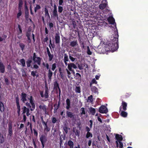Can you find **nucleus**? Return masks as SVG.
<instances>
[{"label": "nucleus", "mask_w": 148, "mask_h": 148, "mask_svg": "<svg viewBox=\"0 0 148 148\" xmlns=\"http://www.w3.org/2000/svg\"><path fill=\"white\" fill-rule=\"evenodd\" d=\"M93 96L92 95H90L88 97L87 99V102L88 103H92L93 101Z\"/></svg>", "instance_id": "f3484780"}, {"label": "nucleus", "mask_w": 148, "mask_h": 148, "mask_svg": "<svg viewBox=\"0 0 148 148\" xmlns=\"http://www.w3.org/2000/svg\"><path fill=\"white\" fill-rule=\"evenodd\" d=\"M75 91L76 92L80 93L81 92L80 89L79 87L77 86L76 87Z\"/></svg>", "instance_id": "473e14b6"}, {"label": "nucleus", "mask_w": 148, "mask_h": 148, "mask_svg": "<svg viewBox=\"0 0 148 148\" xmlns=\"http://www.w3.org/2000/svg\"><path fill=\"white\" fill-rule=\"evenodd\" d=\"M9 134L11 136L12 134V125L11 124L9 125Z\"/></svg>", "instance_id": "5701e85b"}, {"label": "nucleus", "mask_w": 148, "mask_h": 148, "mask_svg": "<svg viewBox=\"0 0 148 148\" xmlns=\"http://www.w3.org/2000/svg\"><path fill=\"white\" fill-rule=\"evenodd\" d=\"M23 113L22 114H25L26 113L27 116H28L30 114L29 113V108H27L26 107L24 106L22 108Z\"/></svg>", "instance_id": "423d86ee"}, {"label": "nucleus", "mask_w": 148, "mask_h": 148, "mask_svg": "<svg viewBox=\"0 0 148 148\" xmlns=\"http://www.w3.org/2000/svg\"><path fill=\"white\" fill-rule=\"evenodd\" d=\"M31 35V34L30 32H27V33L26 36L27 37L28 39L29 40H30Z\"/></svg>", "instance_id": "c03bdc74"}, {"label": "nucleus", "mask_w": 148, "mask_h": 148, "mask_svg": "<svg viewBox=\"0 0 148 148\" xmlns=\"http://www.w3.org/2000/svg\"><path fill=\"white\" fill-rule=\"evenodd\" d=\"M40 6L39 5H36V6L34 8V11L35 12H36L38 10H39V9H40Z\"/></svg>", "instance_id": "e433bc0d"}, {"label": "nucleus", "mask_w": 148, "mask_h": 148, "mask_svg": "<svg viewBox=\"0 0 148 148\" xmlns=\"http://www.w3.org/2000/svg\"><path fill=\"white\" fill-rule=\"evenodd\" d=\"M96 116H97V119L98 121L101 122V118L100 117V116H99L98 114H97L96 115Z\"/></svg>", "instance_id": "09e8293b"}, {"label": "nucleus", "mask_w": 148, "mask_h": 148, "mask_svg": "<svg viewBox=\"0 0 148 148\" xmlns=\"http://www.w3.org/2000/svg\"><path fill=\"white\" fill-rule=\"evenodd\" d=\"M68 117L70 118H72L73 117V113L71 112L67 111L66 112Z\"/></svg>", "instance_id": "aec40b11"}, {"label": "nucleus", "mask_w": 148, "mask_h": 148, "mask_svg": "<svg viewBox=\"0 0 148 148\" xmlns=\"http://www.w3.org/2000/svg\"><path fill=\"white\" fill-rule=\"evenodd\" d=\"M86 52L89 55H91L92 54V53L91 51H90L89 47L88 46L87 47V51Z\"/></svg>", "instance_id": "c9c22d12"}, {"label": "nucleus", "mask_w": 148, "mask_h": 148, "mask_svg": "<svg viewBox=\"0 0 148 148\" xmlns=\"http://www.w3.org/2000/svg\"><path fill=\"white\" fill-rule=\"evenodd\" d=\"M53 15V16L58 18V14L57 11V8L56 5L54 4L53 5V9L52 12Z\"/></svg>", "instance_id": "39448f33"}, {"label": "nucleus", "mask_w": 148, "mask_h": 148, "mask_svg": "<svg viewBox=\"0 0 148 148\" xmlns=\"http://www.w3.org/2000/svg\"><path fill=\"white\" fill-rule=\"evenodd\" d=\"M55 40L56 43L58 44L60 42V36L59 32H58L56 34Z\"/></svg>", "instance_id": "6e6552de"}, {"label": "nucleus", "mask_w": 148, "mask_h": 148, "mask_svg": "<svg viewBox=\"0 0 148 148\" xmlns=\"http://www.w3.org/2000/svg\"><path fill=\"white\" fill-rule=\"evenodd\" d=\"M32 62V61L30 60H28L26 62V64L27 66L28 67H29L30 66L31 63Z\"/></svg>", "instance_id": "58836bf2"}, {"label": "nucleus", "mask_w": 148, "mask_h": 148, "mask_svg": "<svg viewBox=\"0 0 148 148\" xmlns=\"http://www.w3.org/2000/svg\"><path fill=\"white\" fill-rule=\"evenodd\" d=\"M49 26L50 28H52L53 27V24L52 23H49Z\"/></svg>", "instance_id": "774afa93"}, {"label": "nucleus", "mask_w": 148, "mask_h": 148, "mask_svg": "<svg viewBox=\"0 0 148 148\" xmlns=\"http://www.w3.org/2000/svg\"><path fill=\"white\" fill-rule=\"evenodd\" d=\"M115 138L118 142H121L123 140V137L121 135L119 134H116Z\"/></svg>", "instance_id": "ddd939ff"}, {"label": "nucleus", "mask_w": 148, "mask_h": 148, "mask_svg": "<svg viewBox=\"0 0 148 148\" xmlns=\"http://www.w3.org/2000/svg\"><path fill=\"white\" fill-rule=\"evenodd\" d=\"M119 148H123V143L121 142H119Z\"/></svg>", "instance_id": "5fc2aeb1"}, {"label": "nucleus", "mask_w": 148, "mask_h": 148, "mask_svg": "<svg viewBox=\"0 0 148 148\" xmlns=\"http://www.w3.org/2000/svg\"><path fill=\"white\" fill-rule=\"evenodd\" d=\"M40 140L41 143H45L47 141V138L45 136L42 135L40 138Z\"/></svg>", "instance_id": "2eb2a0df"}, {"label": "nucleus", "mask_w": 148, "mask_h": 148, "mask_svg": "<svg viewBox=\"0 0 148 148\" xmlns=\"http://www.w3.org/2000/svg\"><path fill=\"white\" fill-rule=\"evenodd\" d=\"M70 45L72 47H75L78 45L77 41V40L75 41H72L70 42Z\"/></svg>", "instance_id": "dca6fc26"}, {"label": "nucleus", "mask_w": 148, "mask_h": 148, "mask_svg": "<svg viewBox=\"0 0 148 148\" xmlns=\"http://www.w3.org/2000/svg\"><path fill=\"white\" fill-rule=\"evenodd\" d=\"M19 46L21 48V49L23 51L25 46V45L23 43H20L19 44Z\"/></svg>", "instance_id": "37998d69"}, {"label": "nucleus", "mask_w": 148, "mask_h": 148, "mask_svg": "<svg viewBox=\"0 0 148 148\" xmlns=\"http://www.w3.org/2000/svg\"><path fill=\"white\" fill-rule=\"evenodd\" d=\"M121 115L123 117H126L127 116V112L124 111V110L122 111H121Z\"/></svg>", "instance_id": "412c9836"}, {"label": "nucleus", "mask_w": 148, "mask_h": 148, "mask_svg": "<svg viewBox=\"0 0 148 148\" xmlns=\"http://www.w3.org/2000/svg\"><path fill=\"white\" fill-rule=\"evenodd\" d=\"M44 127L45 131L47 132H48L50 130V128L48 127L47 125L44 126Z\"/></svg>", "instance_id": "4c0bfd02"}, {"label": "nucleus", "mask_w": 148, "mask_h": 148, "mask_svg": "<svg viewBox=\"0 0 148 148\" xmlns=\"http://www.w3.org/2000/svg\"><path fill=\"white\" fill-rule=\"evenodd\" d=\"M106 138H107V140H108V141L109 142H110V139L109 138V136H108L106 134Z\"/></svg>", "instance_id": "338daca9"}, {"label": "nucleus", "mask_w": 148, "mask_h": 148, "mask_svg": "<svg viewBox=\"0 0 148 148\" xmlns=\"http://www.w3.org/2000/svg\"><path fill=\"white\" fill-rule=\"evenodd\" d=\"M23 5V1L22 0H19V8H20Z\"/></svg>", "instance_id": "a18cd8bd"}, {"label": "nucleus", "mask_w": 148, "mask_h": 148, "mask_svg": "<svg viewBox=\"0 0 148 148\" xmlns=\"http://www.w3.org/2000/svg\"><path fill=\"white\" fill-rule=\"evenodd\" d=\"M69 57L71 61L72 62H74L76 60V59L73 58L70 54H69Z\"/></svg>", "instance_id": "bb28decb"}, {"label": "nucleus", "mask_w": 148, "mask_h": 148, "mask_svg": "<svg viewBox=\"0 0 148 148\" xmlns=\"http://www.w3.org/2000/svg\"><path fill=\"white\" fill-rule=\"evenodd\" d=\"M37 57H36V55L35 53H34V55L33 57V60H35L36 58H37Z\"/></svg>", "instance_id": "0e129e2a"}, {"label": "nucleus", "mask_w": 148, "mask_h": 148, "mask_svg": "<svg viewBox=\"0 0 148 148\" xmlns=\"http://www.w3.org/2000/svg\"><path fill=\"white\" fill-rule=\"evenodd\" d=\"M66 108L67 110H69L70 108V100L69 99H67L66 100Z\"/></svg>", "instance_id": "6ab92c4d"}, {"label": "nucleus", "mask_w": 148, "mask_h": 148, "mask_svg": "<svg viewBox=\"0 0 148 148\" xmlns=\"http://www.w3.org/2000/svg\"><path fill=\"white\" fill-rule=\"evenodd\" d=\"M63 10V8L62 7L59 6L58 7V12L60 13H61Z\"/></svg>", "instance_id": "79ce46f5"}, {"label": "nucleus", "mask_w": 148, "mask_h": 148, "mask_svg": "<svg viewBox=\"0 0 148 148\" xmlns=\"http://www.w3.org/2000/svg\"><path fill=\"white\" fill-rule=\"evenodd\" d=\"M39 108H40L42 110L45 112L46 113V107L45 106V105H40L39 106Z\"/></svg>", "instance_id": "b1692460"}, {"label": "nucleus", "mask_w": 148, "mask_h": 148, "mask_svg": "<svg viewBox=\"0 0 148 148\" xmlns=\"http://www.w3.org/2000/svg\"><path fill=\"white\" fill-rule=\"evenodd\" d=\"M107 19L109 23L114 25L116 29V30L114 32V34L111 36L110 41L104 39V41H102V54H107L108 52H114L118 49L119 35L116 24L113 16H109Z\"/></svg>", "instance_id": "f257e3e1"}, {"label": "nucleus", "mask_w": 148, "mask_h": 148, "mask_svg": "<svg viewBox=\"0 0 148 148\" xmlns=\"http://www.w3.org/2000/svg\"><path fill=\"white\" fill-rule=\"evenodd\" d=\"M79 131L77 130H76V132L75 133V134L76 136H79Z\"/></svg>", "instance_id": "6e6d98bb"}, {"label": "nucleus", "mask_w": 148, "mask_h": 148, "mask_svg": "<svg viewBox=\"0 0 148 148\" xmlns=\"http://www.w3.org/2000/svg\"><path fill=\"white\" fill-rule=\"evenodd\" d=\"M52 72L51 71L50 69H49V72L48 74V77L49 79H51V76L52 75Z\"/></svg>", "instance_id": "7c9ffc66"}, {"label": "nucleus", "mask_w": 148, "mask_h": 148, "mask_svg": "<svg viewBox=\"0 0 148 148\" xmlns=\"http://www.w3.org/2000/svg\"><path fill=\"white\" fill-rule=\"evenodd\" d=\"M76 75L78 77V78H80L81 77V75L78 73H76Z\"/></svg>", "instance_id": "680f3d73"}, {"label": "nucleus", "mask_w": 148, "mask_h": 148, "mask_svg": "<svg viewBox=\"0 0 148 148\" xmlns=\"http://www.w3.org/2000/svg\"><path fill=\"white\" fill-rule=\"evenodd\" d=\"M97 83V82L96 81L95 78L93 79L91 82L90 84V86L91 87H92V85L93 84H96Z\"/></svg>", "instance_id": "a878e982"}, {"label": "nucleus", "mask_w": 148, "mask_h": 148, "mask_svg": "<svg viewBox=\"0 0 148 148\" xmlns=\"http://www.w3.org/2000/svg\"><path fill=\"white\" fill-rule=\"evenodd\" d=\"M19 62L21 63L23 67H24L25 66V61L24 59H22L20 60Z\"/></svg>", "instance_id": "cd10ccee"}, {"label": "nucleus", "mask_w": 148, "mask_h": 148, "mask_svg": "<svg viewBox=\"0 0 148 148\" xmlns=\"http://www.w3.org/2000/svg\"><path fill=\"white\" fill-rule=\"evenodd\" d=\"M5 70V66L2 62H0V72L3 73Z\"/></svg>", "instance_id": "9b49d317"}, {"label": "nucleus", "mask_w": 148, "mask_h": 148, "mask_svg": "<svg viewBox=\"0 0 148 148\" xmlns=\"http://www.w3.org/2000/svg\"><path fill=\"white\" fill-rule=\"evenodd\" d=\"M56 67V64L55 63L53 64L52 65L51 69L53 71H54Z\"/></svg>", "instance_id": "8fccbe9b"}, {"label": "nucleus", "mask_w": 148, "mask_h": 148, "mask_svg": "<svg viewBox=\"0 0 148 148\" xmlns=\"http://www.w3.org/2000/svg\"><path fill=\"white\" fill-rule=\"evenodd\" d=\"M45 15L46 16H47L48 17H50V16L48 12V9L46 8H45Z\"/></svg>", "instance_id": "c756f323"}, {"label": "nucleus", "mask_w": 148, "mask_h": 148, "mask_svg": "<svg viewBox=\"0 0 148 148\" xmlns=\"http://www.w3.org/2000/svg\"><path fill=\"white\" fill-rule=\"evenodd\" d=\"M108 2L107 0H102V18L103 16L106 17L105 14H107L110 11L108 5ZM107 16V15H106Z\"/></svg>", "instance_id": "7ed1b4c3"}, {"label": "nucleus", "mask_w": 148, "mask_h": 148, "mask_svg": "<svg viewBox=\"0 0 148 148\" xmlns=\"http://www.w3.org/2000/svg\"><path fill=\"white\" fill-rule=\"evenodd\" d=\"M54 88L56 90L57 89V88H58L59 91V94H60V90L58 84L56 82L54 84Z\"/></svg>", "instance_id": "393cba45"}, {"label": "nucleus", "mask_w": 148, "mask_h": 148, "mask_svg": "<svg viewBox=\"0 0 148 148\" xmlns=\"http://www.w3.org/2000/svg\"><path fill=\"white\" fill-rule=\"evenodd\" d=\"M77 68L76 65L73 63H71L68 64L67 68L66 69V70L67 74L68 77L69 78H72L70 71H72V70L73 69V68L76 69Z\"/></svg>", "instance_id": "20e7f679"}, {"label": "nucleus", "mask_w": 148, "mask_h": 148, "mask_svg": "<svg viewBox=\"0 0 148 148\" xmlns=\"http://www.w3.org/2000/svg\"><path fill=\"white\" fill-rule=\"evenodd\" d=\"M21 100L23 102L25 103V101L27 100V98L29 101V102L31 103L32 108L30 109L31 111H32L34 110L35 108V106L33 101V99L32 96H29V97H27V95L25 93H22L21 94Z\"/></svg>", "instance_id": "f03ea898"}, {"label": "nucleus", "mask_w": 148, "mask_h": 148, "mask_svg": "<svg viewBox=\"0 0 148 148\" xmlns=\"http://www.w3.org/2000/svg\"><path fill=\"white\" fill-rule=\"evenodd\" d=\"M107 106V104H106V106L102 105V114H106L108 112V109L106 106Z\"/></svg>", "instance_id": "f8f14e48"}, {"label": "nucleus", "mask_w": 148, "mask_h": 148, "mask_svg": "<svg viewBox=\"0 0 148 148\" xmlns=\"http://www.w3.org/2000/svg\"><path fill=\"white\" fill-rule=\"evenodd\" d=\"M22 14V13L21 11L20 10H19V12L17 14V17L18 18H19V17Z\"/></svg>", "instance_id": "603ef678"}, {"label": "nucleus", "mask_w": 148, "mask_h": 148, "mask_svg": "<svg viewBox=\"0 0 148 148\" xmlns=\"http://www.w3.org/2000/svg\"><path fill=\"white\" fill-rule=\"evenodd\" d=\"M56 118L55 117H53L52 118V123H56Z\"/></svg>", "instance_id": "13d9d810"}, {"label": "nucleus", "mask_w": 148, "mask_h": 148, "mask_svg": "<svg viewBox=\"0 0 148 148\" xmlns=\"http://www.w3.org/2000/svg\"><path fill=\"white\" fill-rule=\"evenodd\" d=\"M23 121L24 122H25L26 120V117L25 114H23Z\"/></svg>", "instance_id": "4d7b16f0"}, {"label": "nucleus", "mask_w": 148, "mask_h": 148, "mask_svg": "<svg viewBox=\"0 0 148 148\" xmlns=\"http://www.w3.org/2000/svg\"><path fill=\"white\" fill-rule=\"evenodd\" d=\"M16 103L17 104V108L18 109V114H19V112L20 111V107L19 103L18 102V97H17L16 98Z\"/></svg>", "instance_id": "4468645a"}, {"label": "nucleus", "mask_w": 148, "mask_h": 148, "mask_svg": "<svg viewBox=\"0 0 148 148\" xmlns=\"http://www.w3.org/2000/svg\"><path fill=\"white\" fill-rule=\"evenodd\" d=\"M89 110L90 113L92 115H94L95 113V109L92 108H89Z\"/></svg>", "instance_id": "4be33fe9"}, {"label": "nucleus", "mask_w": 148, "mask_h": 148, "mask_svg": "<svg viewBox=\"0 0 148 148\" xmlns=\"http://www.w3.org/2000/svg\"><path fill=\"white\" fill-rule=\"evenodd\" d=\"M4 142V139L3 136L0 137V143H3Z\"/></svg>", "instance_id": "de8ad7c7"}, {"label": "nucleus", "mask_w": 148, "mask_h": 148, "mask_svg": "<svg viewBox=\"0 0 148 148\" xmlns=\"http://www.w3.org/2000/svg\"><path fill=\"white\" fill-rule=\"evenodd\" d=\"M0 110L1 112H3L4 110L3 104L2 102H0Z\"/></svg>", "instance_id": "2f4dec72"}, {"label": "nucleus", "mask_w": 148, "mask_h": 148, "mask_svg": "<svg viewBox=\"0 0 148 148\" xmlns=\"http://www.w3.org/2000/svg\"><path fill=\"white\" fill-rule=\"evenodd\" d=\"M108 25V24L107 23H106L105 22H104V21L102 22V26H105Z\"/></svg>", "instance_id": "052dcab7"}, {"label": "nucleus", "mask_w": 148, "mask_h": 148, "mask_svg": "<svg viewBox=\"0 0 148 148\" xmlns=\"http://www.w3.org/2000/svg\"><path fill=\"white\" fill-rule=\"evenodd\" d=\"M48 89L47 87H46L45 88V92L44 95H43V92H40V95L42 97H45V98H47L48 97Z\"/></svg>", "instance_id": "0eeeda50"}, {"label": "nucleus", "mask_w": 148, "mask_h": 148, "mask_svg": "<svg viewBox=\"0 0 148 148\" xmlns=\"http://www.w3.org/2000/svg\"><path fill=\"white\" fill-rule=\"evenodd\" d=\"M81 114H85L86 112L85 110V109L84 108H82L81 109Z\"/></svg>", "instance_id": "ea45409f"}, {"label": "nucleus", "mask_w": 148, "mask_h": 148, "mask_svg": "<svg viewBox=\"0 0 148 148\" xmlns=\"http://www.w3.org/2000/svg\"><path fill=\"white\" fill-rule=\"evenodd\" d=\"M41 58L39 57H37L35 60H34V63H37L38 65H40V64Z\"/></svg>", "instance_id": "a211bd4d"}, {"label": "nucleus", "mask_w": 148, "mask_h": 148, "mask_svg": "<svg viewBox=\"0 0 148 148\" xmlns=\"http://www.w3.org/2000/svg\"><path fill=\"white\" fill-rule=\"evenodd\" d=\"M127 103L124 101H122V105L120 107V110H121V106H122L123 109L124 111L126 110H127Z\"/></svg>", "instance_id": "1a4fd4ad"}, {"label": "nucleus", "mask_w": 148, "mask_h": 148, "mask_svg": "<svg viewBox=\"0 0 148 148\" xmlns=\"http://www.w3.org/2000/svg\"><path fill=\"white\" fill-rule=\"evenodd\" d=\"M91 143H92V140H89L88 141V145L89 146H90L91 145Z\"/></svg>", "instance_id": "69168bd1"}, {"label": "nucleus", "mask_w": 148, "mask_h": 148, "mask_svg": "<svg viewBox=\"0 0 148 148\" xmlns=\"http://www.w3.org/2000/svg\"><path fill=\"white\" fill-rule=\"evenodd\" d=\"M68 145L70 148H73V143L71 140H69L68 142Z\"/></svg>", "instance_id": "c85d7f7f"}, {"label": "nucleus", "mask_w": 148, "mask_h": 148, "mask_svg": "<svg viewBox=\"0 0 148 148\" xmlns=\"http://www.w3.org/2000/svg\"><path fill=\"white\" fill-rule=\"evenodd\" d=\"M49 61H51L53 59V55H49Z\"/></svg>", "instance_id": "864d4df0"}, {"label": "nucleus", "mask_w": 148, "mask_h": 148, "mask_svg": "<svg viewBox=\"0 0 148 148\" xmlns=\"http://www.w3.org/2000/svg\"><path fill=\"white\" fill-rule=\"evenodd\" d=\"M63 2V0H59V4L60 5H62V3Z\"/></svg>", "instance_id": "bf43d9fd"}, {"label": "nucleus", "mask_w": 148, "mask_h": 148, "mask_svg": "<svg viewBox=\"0 0 148 148\" xmlns=\"http://www.w3.org/2000/svg\"><path fill=\"white\" fill-rule=\"evenodd\" d=\"M22 72V75L23 77H25L26 76V75L25 72V71L23 69H22L21 70Z\"/></svg>", "instance_id": "49530a36"}, {"label": "nucleus", "mask_w": 148, "mask_h": 148, "mask_svg": "<svg viewBox=\"0 0 148 148\" xmlns=\"http://www.w3.org/2000/svg\"><path fill=\"white\" fill-rule=\"evenodd\" d=\"M91 88L92 91L93 92H94L96 93L97 92V88L95 87L94 86L92 87Z\"/></svg>", "instance_id": "f704fd0d"}, {"label": "nucleus", "mask_w": 148, "mask_h": 148, "mask_svg": "<svg viewBox=\"0 0 148 148\" xmlns=\"http://www.w3.org/2000/svg\"><path fill=\"white\" fill-rule=\"evenodd\" d=\"M92 134H91L90 132H87L86 135V137L87 138H89V137H92Z\"/></svg>", "instance_id": "a19ab883"}, {"label": "nucleus", "mask_w": 148, "mask_h": 148, "mask_svg": "<svg viewBox=\"0 0 148 148\" xmlns=\"http://www.w3.org/2000/svg\"><path fill=\"white\" fill-rule=\"evenodd\" d=\"M37 73V71H33L31 72V75L33 77H35L36 75V73Z\"/></svg>", "instance_id": "3c124183"}, {"label": "nucleus", "mask_w": 148, "mask_h": 148, "mask_svg": "<svg viewBox=\"0 0 148 148\" xmlns=\"http://www.w3.org/2000/svg\"><path fill=\"white\" fill-rule=\"evenodd\" d=\"M18 28L19 29L17 31L18 37V38L20 39L22 38V30L21 29V27L19 25H18Z\"/></svg>", "instance_id": "9d476101"}, {"label": "nucleus", "mask_w": 148, "mask_h": 148, "mask_svg": "<svg viewBox=\"0 0 148 148\" xmlns=\"http://www.w3.org/2000/svg\"><path fill=\"white\" fill-rule=\"evenodd\" d=\"M64 130L66 134L68 133V128L67 127H65L64 128Z\"/></svg>", "instance_id": "e2e57ef3"}, {"label": "nucleus", "mask_w": 148, "mask_h": 148, "mask_svg": "<svg viewBox=\"0 0 148 148\" xmlns=\"http://www.w3.org/2000/svg\"><path fill=\"white\" fill-rule=\"evenodd\" d=\"M64 62H68L69 61L68 56L67 54H65L64 58Z\"/></svg>", "instance_id": "72a5a7b5"}]
</instances>
